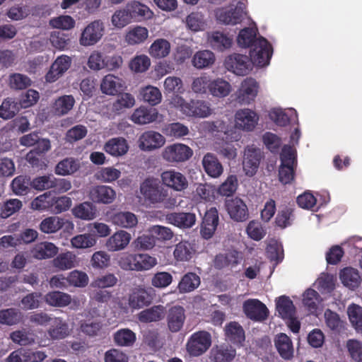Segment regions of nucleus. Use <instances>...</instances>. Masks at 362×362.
<instances>
[{"label": "nucleus", "instance_id": "dca6fc26", "mask_svg": "<svg viewBox=\"0 0 362 362\" xmlns=\"http://www.w3.org/2000/svg\"><path fill=\"white\" fill-rule=\"evenodd\" d=\"M218 212L215 207H211L206 211L200 229L203 238L208 240L213 236L218 225Z\"/></svg>", "mask_w": 362, "mask_h": 362}, {"label": "nucleus", "instance_id": "c03bdc74", "mask_svg": "<svg viewBox=\"0 0 362 362\" xmlns=\"http://www.w3.org/2000/svg\"><path fill=\"white\" fill-rule=\"evenodd\" d=\"M200 284V278L193 272L185 274L178 284L180 293H189L195 290Z\"/></svg>", "mask_w": 362, "mask_h": 362}, {"label": "nucleus", "instance_id": "20e7f679", "mask_svg": "<svg viewBox=\"0 0 362 362\" xmlns=\"http://www.w3.org/2000/svg\"><path fill=\"white\" fill-rule=\"evenodd\" d=\"M211 334L205 330L194 332L187 339L186 350L191 356L203 355L211 346Z\"/></svg>", "mask_w": 362, "mask_h": 362}, {"label": "nucleus", "instance_id": "6e6d98bb", "mask_svg": "<svg viewBox=\"0 0 362 362\" xmlns=\"http://www.w3.org/2000/svg\"><path fill=\"white\" fill-rule=\"evenodd\" d=\"M187 28L194 32H198L205 29L206 25L204 16L202 12H192L186 18Z\"/></svg>", "mask_w": 362, "mask_h": 362}, {"label": "nucleus", "instance_id": "5fc2aeb1", "mask_svg": "<svg viewBox=\"0 0 362 362\" xmlns=\"http://www.w3.org/2000/svg\"><path fill=\"white\" fill-rule=\"evenodd\" d=\"M23 318L22 313L17 308H11L0 310V324L14 325Z\"/></svg>", "mask_w": 362, "mask_h": 362}, {"label": "nucleus", "instance_id": "a878e982", "mask_svg": "<svg viewBox=\"0 0 362 362\" xmlns=\"http://www.w3.org/2000/svg\"><path fill=\"white\" fill-rule=\"evenodd\" d=\"M131 240V235L124 230H119L106 241L105 246L109 251L116 252L124 249Z\"/></svg>", "mask_w": 362, "mask_h": 362}, {"label": "nucleus", "instance_id": "603ef678", "mask_svg": "<svg viewBox=\"0 0 362 362\" xmlns=\"http://www.w3.org/2000/svg\"><path fill=\"white\" fill-rule=\"evenodd\" d=\"M76 255L71 252L59 254L53 259V266L59 270H67L75 267Z\"/></svg>", "mask_w": 362, "mask_h": 362}, {"label": "nucleus", "instance_id": "f03ea898", "mask_svg": "<svg viewBox=\"0 0 362 362\" xmlns=\"http://www.w3.org/2000/svg\"><path fill=\"white\" fill-rule=\"evenodd\" d=\"M140 192L144 199L153 205L162 204L165 209H173L180 204L177 196L169 195L168 191L160 185L158 180L152 177L141 182Z\"/></svg>", "mask_w": 362, "mask_h": 362}, {"label": "nucleus", "instance_id": "423d86ee", "mask_svg": "<svg viewBox=\"0 0 362 362\" xmlns=\"http://www.w3.org/2000/svg\"><path fill=\"white\" fill-rule=\"evenodd\" d=\"M226 68L238 76L247 75L255 64L253 59L245 54L233 53L225 59Z\"/></svg>", "mask_w": 362, "mask_h": 362}, {"label": "nucleus", "instance_id": "de8ad7c7", "mask_svg": "<svg viewBox=\"0 0 362 362\" xmlns=\"http://www.w3.org/2000/svg\"><path fill=\"white\" fill-rule=\"evenodd\" d=\"M340 279L344 286L351 288L358 287L361 281L358 270L352 267L343 269L340 272Z\"/></svg>", "mask_w": 362, "mask_h": 362}, {"label": "nucleus", "instance_id": "4468645a", "mask_svg": "<svg viewBox=\"0 0 362 362\" xmlns=\"http://www.w3.org/2000/svg\"><path fill=\"white\" fill-rule=\"evenodd\" d=\"M71 59L70 57L62 54L59 56L52 64L49 70L45 75L47 82L52 83L60 78L71 66Z\"/></svg>", "mask_w": 362, "mask_h": 362}, {"label": "nucleus", "instance_id": "6e6552de", "mask_svg": "<svg viewBox=\"0 0 362 362\" xmlns=\"http://www.w3.org/2000/svg\"><path fill=\"white\" fill-rule=\"evenodd\" d=\"M258 88L259 85L255 79L246 78L235 93V101L240 105L251 103L257 95Z\"/></svg>", "mask_w": 362, "mask_h": 362}, {"label": "nucleus", "instance_id": "58836bf2", "mask_svg": "<svg viewBox=\"0 0 362 362\" xmlns=\"http://www.w3.org/2000/svg\"><path fill=\"white\" fill-rule=\"evenodd\" d=\"M135 104L134 97L128 93H123L118 95L117 98L114 101L110 110L114 115H120L125 109L132 107Z\"/></svg>", "mask_w": 362, "mask_h": 362}, {"label": "nucleus", "instance_id": "338daca9", "mask_svg": "<svg viewBox=\"0 0 362 362\" xmlns=\"http://www.w3.org/2000/svg\"><path fill=\"white\" fill-rule=\"evenodd\" d=\"M78 164L72 158H66L58 163L55 173L60 175H71L78 169Z\"/></svg>", "mask_w": 362, "mask_h": 362}, {"label": "nucleus", "instance_id": "cd10ccee", "mask_svg": "<svg viewBox=\"0 0 362 362\" xmlns=\"http://www.w3.org/2000/svg\"><path fill=\"white\" fill-rule=\"evenodd\" d=\"M110 221L120 228L131 229L136 226L138 219L136 216L130 211H119L110 216Z\"/></svg>", "mask_w": 362, "mask_h": 362}, {"label": "nucleus", "instance_id": "4d7b16f0", "mask_svg": "<svg viewBox=\"0 0 362 362\" xmlns=\"http://www.w3.org/2000/svg\"><path fill=\"white\" fill-rule=\"evenodd\" d=\"M148 36V31L144 27L136 26L130 30L125 36L126 42L131 45L144 42Z\"/></svg>", "mask_w": 362, "mask_h": 362}, {"label": "nucleus", "instance_id": "6ab92c4d", "mask_svg": "<svg viewBox=\"0 0 362 362\" xmlns=\"http://www.w3.org/2000/svg\"><path fill=\"white\" fill-rule=\"evenodd\" d=\"M206 129L211 134L216 135L223 134V139L227 141L238 140L235 131L230 124L221 119H217L206 123Z\"/></svg>", "mask_w": 362, "mask_h": 362}, {"label": "nucleus", "instance_id": "39448f33", "mask_svg": "<svg viewBox=\"0 0 362 362\" xmlns=\"http://www.w3.org/2000/svg\"><path fill=\"white\" fill-rule=\"evenodd\" d=\"M193 153V150L187 145L175 143L164 148L162 157L168 163H180L189 160Z\"/></svg>", "mask_w": 362, "mask_h": 362}, {"label": "nucleus", "instance_id": "c85d7f7f", "mask_svg": "<svg viewBox=\"0 0 362 362\" xmlns=\"http://www.w3.org/2000/svg\"><path fill=\"white\" fill-rule=\"evenodd\" d=\"M69 325L62 317H54L47 330V334L52 340L64 339L69 335Z\"/></svg>", "mask_w": 362, "mask_h": 362}, {"label": "nucleus", "instance_id": "4be33fe9", "mask_svg": "<svg viewBox=\"0 0 362 362\" xmlns=\"http://www.w3.org/2000/svg\"><path fill=\"white\" fill-rule=\"evenodd\" d=\"M125 7L132 21L149 19L153 16V12L150 8L138 1H129Z\"/></svg>", "mask_w": 362, "mask_h": 362}, {"label": "nucleus", "instance_id": "9b49d317", "mask_svg": "<svg viewBox=\"0 0 362 362\" xmlns=\"http://www.w3.org/2000/svg\"><path fill=\"white\" fill-rule=\"evenodd\" d=\"M262 158V152L259 148L253 146L245 148L243 165L247 175L252 176L256 173Z\"/></svg>", "mask_w": 362, "mask_h": 362}, {"label": "nucleus", "instance_id": "f8f14e48", "mask_svg": "<svg viewBox=\"0 0 362 362\" xmlns=\"http://www.w3.org/2000/svg\"><path fill=\"white\" fill-rule=\"evenodd\" d=\"M160 178L164 185L177 192L183 191L188 187L187 177L175 170H168L163 172Z\"/></svg>", "mask_w": 362, "mask_h": 362}, {"label": "nucleus", "instance_id": "bf43d9fd", "mask_svg": "<svg viewBox=\"0 0 362 362\" xmlns=\"http://www.w3.org/2000/svg\"><path fill=\"white\" fill-rule=\"evenodd\" d=\"M53 203V197L51 193L45 192L32 201L31 207L35 210L52 211Z\"/></svg>", "mask_w": 362, "mask_h": 362}, {"label": "nucleus", "instance_id": "09e8293b", "mask_svg": "<svg viewBox=\"0 0 362 362\" xmlns=\"http://www.w3.org/2000/svg\"><path fill=\"white\" fill-rule=\"evenodd\" d=\"M49 41L52 47L59 50L68 49L71 44V35L60 30L50 34Z\"/></svg>", "mask_w": 362, "mask_h": 362}, {"label": "nucleus", "instance_id": "7ed1b4c3", "mask_svg": "<svg viewBox=\"0 0 362 362\" xmlns=\"http://www.w3.org/2000/svg\"><path fill=\"white\" fill-rule=\"evenodd\" d=\"M170 104L187 116L204 118L211 113L208 102L201 100H191L187 102L182 96L175 95L170 100Z\"/></svg>", "mask_w": 362, "mask_h": 362}, {"label": "nucleus", "instance_id": "473e14b6", "mask_svg": "<svg viewBox=\"0 0 362 362\" xmlns=\"http://www.w3.org/2000/svg\"><path fill=\"white\" fill-rule=\"evenodd\" d=\"M240 253L235 250H228L224 254L216 255L214 264L216 269H221L229 266H235L239 263Z\"/></svg>", "mask_w": 362, "mask_h": 362}, {"label": "nucleus", "instance_id": "052dcab7", "mask_svg": "<svg viewBox=\"0 0 362 362\" xmlns=\"http://www.w3.org/2000/svg\"><path fill=\"white\" fill-rule=\"evenodd\" d=\"M63 226V219L58 216H50L42 221L40 229L45 233H53L60 230Z\"/></svg>", "mask_w": 362, "mask_h": 362}, {"label": "nucleus", "instance_id": "b1692460", "mask_svg": "<svg viewBox=\"0 0 362 362\" xmlns=\"http://www.w3.org/2000/svg\"><path fill=\"white\" fill-rule=\"evenodd\" d=\"M168 223L180 228H190L196 222V215L190 212H173L167 214Z\"/></svg>", "mask_w": 362, "mask_h": 362}, {"label": "nucleus", "instance_id": "774afa93", "mask_svg": "<svg viewBox=\"0 0 362 362\" xmlns=\"http://www.w3.org/2000/svg\"><path fill=\"white\" fill-rule=\"evenodd\" d=\"M347 313L352 326L358 332H362V308L351 304L349 306Z\"/></svg>", "mask_w": 362, "mask_h": 362}, {"label": "nucleus", "instance_id": "2eb2a0df", "mask_svg": "<svg viewBox=\"0 0 362 362\" xmlns=\"http://www.w3.org/2000/svg\"><path fill=\"white\" fill-rule=\"evenodd\" d=\"M165 314L168 329L173 333L180 332L186 320L184 308L181 305H174L170 308Z\"/></svg>", "mask_w": 362, "mask_h": 362}, {"label": "nucleus", "instance_id": "2f4dec72", "mask_svg": "<svg viewBox=\"0 0 362 362\" xmlns=\"http://www.w3.org/2000/svg\"><path fill=\"white\" fill-rule=\"evenodd\" d=\"M165 309L161 305H153L145 309L138 314V320L142 323L158 322L164 318Z\"/></svg>", "mask_w": 362, "mask_h": 362}, {"label": "nucleus", "instance_id": "412c9836", "mask_svg": "<svg viewBox=\"0 0 362 362\" xmlns=\"http://www.w3.org/2000/svg\"><path fill=\"white\" fill-rule=\"evenodd\" d=\"M89 196L94 202L107 204L115 199L116 192L109 186L98 185L90 189Z\"/></svg>", "mask_w": 362, "mask_h": 362}, {"label": "nucleus", "instance_id": "7c9ffc66", "mask_svg": "<svg viewBox=\"0 0 362 362\" xmlns=\"http://www.w3.org/2000/svg\"><path fill=\"white\" fill-rule=\"evenodd\" d=\"M202 165L206 173L211 177H218L223 173V165L213 153H207L204 155Z\"/></svg>", "mask_w": 362, "mask_h": 362}, {"label": "nucleus", "instance_id": "0eeeda50", "mask_svg": "<svg viewBox=\"0 0 362 362\" xmlns=\"http://www.w3.org/2000/svg\"><path fill=\"white\" fill-rule=\"evenodd\" d=\"M245 5L238 1L234 8H221L216 12L217 20L226 25L240 23L246 15Z\"/></svg>", "mask_w": 362, "mask_h": 362}, {"label": "nucleus", "instance_id": "9d476101", "mask_svg": "<svg viewBox=\"0 0 362 362\" xmlns=\"http://www.w3.org/2000/svg\"><path fill=\"white\" fill-rule=\"evenodd\" d=\"M243 309L245 315L250 320L262 322L269 315L267 306L258 299H248L243 303Z\"/></svg>", "mask_w": 362, "mask_h": 362}, {"label": "nucleus", "instance_id": "1a4fd4ad", "mask_svg": "<svg viewBox=\"0 0 362 362\" xmlns=\"http://www.w3.org/2000/svg\"><path fill=\"white\" fill-rule=\"evenodd\" d=\"M225 208L230 218L234 221L244 222L249 218L247 206L240 198L227 199Z\"/></svg>", "mask_w": 362, "mask_h": 362}, {"label": "nucleus", "instance_id": "aec40b11", "mask_svg": "<svg viewBox=\"0 0 362 362\" xmlns=\"http://www.w3.org/2000/svg\"><path fill=\"white\" fill-rule=\"evenodd\" d=\"M235 125L245 131H252L256 127L259 116L250 109H243L236 112L235 115Z\"/></svg>", "mask_w": 362, "mask_h": 362}, {"label": "nucleus", "instance_id": "ea45409f", "mask_svg": "<svg viewBox=\"0 0 362 362\" xmlns=\"http://www.w3.org/2000/svg\"><path fill=\"white\" fill-rule=\"evenodd\" d=\"M195 252L193 245L188 241H181L175 246L173 255L177 262L191 259Z\"/></svg>", "mask_w": 362, "mask_h": 362}, {"label": "nucleus", "instance_id": "c756f323", "mask_svg": "<svg viewBox=\"0 0 362 362\" xmlns=\"http://www.w3.org/2000/svg\"><path fill=\"white\" fill-rule=\"evenodd\" d=\"M275 347L280 356L285 360H290L293 356V346L291 339L284 333L276 335L274 339Z\"/></svg>", "mask_w": 362, "mask_h": 362}, {"label": "nucleus", "instance_id": "f3484780", "mask_svg": "<svg viewBox=\"0 0 362 362\" xmlns=\"http://www.w3.org/2000/svg\"><path fill=\"white\" fill-rule=\"evenodd\" d=\"M235 356L236 350L232 345L222 343L212 347L209 354V359L212 362H231Z\"/></svg>", "mask_w": 362, "mask_h": 362}, {"label": "nucleus", "instance_id": "a19ab883", "mask_svg": "<svg viewBox=\"0 0 362 362\" xmlns=\"http://www.w3.org/2000/svg\"><path fill=\"white\" fill-rule=\"evenodd\" d=\"M113 340L119 346H132L136 340V334L129 328L118 329L113 334Z\"/></svg>", "mask_w": 362, "mask_h": 362}, {"label": "nucleus", "instance_id": "69168bd1", "mask_svg": "<svg viewBox=\"0 0 362 362\" xmlns=\"http://www.w3.org/2000/svg\"><path fill=\"white\" fill-rule=\"evenodd\" d=\"M141 95L143 100L151 105H156L160 103L162 95L160 90L153 86H146L141 89Z\"/></svg>", "mask_w": 362, "mask_h": 362}, {"label": "nucleus", "instance_id": "a18cd8bd", "mask_svg": "<svg viewBox=\"0 0 362 362\" xmlns=\"http://www.w3.org/2000/svg\"><path fill=\"white\" fill-rule=\"evenodd\" d=\"M276 308L281 318L286 320L295 315L296 308L293 301L286 296H280L276 300Z\"/></svg>", "mask_w": 362, "mask_h": 362}, {"label": "nucleus", "instance_id": "393cba45", "mask_svg": "<svg viewBox=\"0 0 362 362\" xmlns=\"http://www.w3.org/2000/svg\"><path fill=\"white\" fill-rule=\"evenodd\" d=\"M153 300L152 295L144 288H136L129 295V305L132 309H140L149 305Z\"/></svg>", "mask_w": 362, "mask_h": 362}, {"label": "nucleus", "instance_id": "f704fd0d", "mask_svg": "<svg viewBox=\"0 0 362 362\" xmlns=\"http://www.w3.org/2000/svg\"><path fill=\"white\" fill-rule=\"evenodd\" d=\"M158 118V112L155 108L140 107L134 110L131 119L139 124H146L154 122Z\"/></svg>", "mask_w": 362, "mask_h": 362}, {"label": "nucleus", "instance_id": "f257e3e1", "mask_svg": "<svg viewBox=\"0 0 362 362\" xmlns=\"http://www.w3.org/2000/svg\"><path fill=\"white\" fill-rule=\"evenodd\" d=\"M257 27L245 28L239 32L237 42L241 47H250V55L254 63L259 66L269 64L272 56L273 49L269 41L263 37H257Z\"/></svg>", "mask_w": 362, "mask_h": 362}, {"label": "nucleus", "instance_id": "680f3d73", "mask_svg": "<svg viewBox=\"0 0 362 362\" xmlns=\"http://www.w3.org/2000/svg\"><path fill=\"white\" fill-rule=\"evenodd\" d=\"M322 299L320 294L314 289L308 288L303 293V303L311 312H315Z\"/></svg>", "mask_w": 362, "mask_h": 362}, {"label": "nucleus", "instance_id": "ddd939ff", "mask_svg": "<svg viewBox=\"0 0 362 362\" xmlns=\"http://www.w3.org/2000/svg\"><path fill=\"white\" fill-rule=\"evenodd\" d=\"M104 26L100 21H94L88 24L82 32L80 43L83 46L93 45L103 35Z\"/></svg>", "mask_w": 362, "mask_h": 362}, {"label": "nucleus", "instance_id": "864d4df0", "mask_svg": "<svg viewBox=\"0 0 362 362\" xmlns=\"http://www.w3.org/2000/svg\"><path fill=\"white\" fill-rule=\"evenodd\" d=\"M75 100L72 95H63L58 98L53 105L56 115L62 116L67 114L74 107Z\"/></svg>", "mask_w": 362, "mask_h": 362}, {"label": "nucleus", "instance_id": "8fccbe9b", "mask_svg": "<svg viewBox=\"0 0 362 362\" xmlns=\"http://www.w3.org/2000/svg\"><path fill=\"white\" fill-rule=\"evenodd\" d=\"M122 88L120 79L112 74H107L100 84L101 91L107 95H115Z\"/></svg>", "mask_w": 362, "mask_h": 362}, {"label": "nucleus", "instance_id": "79ce46f5", "mask_svg": "<svg viewBox=\"0 0 362 362\" xmlns=\"http://www.w3.org/2000/svg\"><path fill=\"white\" fill-rule=\"evenodd\" d=\"M170 43L165 39H156L149 47L150 55L156 59L165 58L170 52Z\"/></svg>", "mask_w": 362, "mask_h": 362}, {"label": "nucleus", "instance_id": "c9c22d12", "mask_svg": "<svg viewBox=\"0 0 362 362\" xmlns=\"http://www.w3.org/2000/svg\"><path fill=\"white\" fill-rule=\"evenodd\" d=\"M293 213L294 209L291 206H281L275 218V226L281 229L291 226L295 218Z\"/></svg>", "mask_w": 362, "mask_h": 362}, {"label": "nucleus", "instance_id": "13d9d810", "mask_svg": "<svg viewBox=\"0 0 362 362\" xmlns=\"http://www.w3.org/2000/svg\"><path fill=\"white\" fill-rule=\"evenodd\" d=\"M215 57L212 52L203 50L197 52L193 57L192 64L197 69H203L213 64Z\"/></svg>", "mask_w": 362, "mask_h": 362}, {"label": "nucleus", "instance_id": "0e129e2a", "mask_svg": "<svg viewBox=\"0 0 362 362\" xmlns=\"http://www.w3.org/2000/svg\"><path fill=\"white\" fill-rule=\"evenodd\" d=\"M23 204L18 199H10L4 202L0 206V217L7 218L18 211Z\"/></svg>", "mask_w": 362, "mask_h": 362}, {"label": "nucleus", "instance_id": "a211bd4d", "mask_svg": "<svg viewBox=\"0 0 362 362\" xmlns=\"http://www.w3.org/2000/svg\"><path fill=\"white\" fill-rule=\"evenodd\" d=\"M165 139L160 133L154 131L144 132L139 139V146L143 151H152L165 144Z\"/></svg>", "mask_w": 362, "mask_h": 362}, {"label": "nucleus", "instance_id": "49530a36", "mask_svg": "<svg viewBox=\"0 0 362 362\" xmlns=\"http://www.w3.org/2000/svg\"><path fill=\"white\" fill-rule=\"evenodd\" d=\"M231 90L230 84L223 78H216L211 81L209 93L214 97L224 98Z\"/></svg>", "mask_w": 362, "mask_h": 362}, {"label": "nucleus", "instance_id": "bb28decb", "mask_svg": "<svg viewBox=\"0 0 362 362\" xmlns=\"http://www.w3.org/2000/svg\"><path fill=\"white\" fill-rule=\"evenodd\" d=\"M208 42L213 49L223 52L231 47L233 39L223 32L213 31L208 34Z\"/></svg>", "mask_w": 362, "mask_h": 362}, {"label": "nucleus", "instance_id": "4c0bfd02", "mask_svg": "<svg viewBox=\"0 0 362 362\" xmlns=\"http://www.w3.org/2000/svg\"><path fill=\"white\" fill-rule=\"evenodd\" d=\"M45 301L50 306L63 308L71 303V297L68 293L59 291H54L48 292L45 296Z\"/></svg>", "mask_w": 362, "mask_h": 362}, {"label": "nucleus", "instance_id": "37998d69", "mask_svg": "<svg viewBox=\"0 0 362 362\" xmlns=\"http://www.w3.org/2000/svg\"><path fill=\"white\" fill-rule=\"evenodd\" d=\"M74 216L82 220H92L96 216V208L89 202H84L76 206L72 209Z\"/></svg>", "mask_w": 362, "mask_h": 362}, {"label": "nucleus", "instance_id": "5701e85b", "mask_svg": "<svg viewBox=\"0 0 362 362\" xmlns=\"http://www.w3.org/2000/svg\"><path fill=\"white\" fill-rule=\"evenodd\" d=\"M226 339L234 345L242 346L245 340V330L237 322L228 323L224 329Z\"/></svg>", "mask_w": 362, "mask_h": 362}, {"label": "nucleus", "instance_id": "e433bc0d", "mask_svg": "<svg viewBox=\"0 0 362 362\" xmlns=\"http://www.w3.org/2000/svg\"><path fill=\"white\" fill-rule=\"evenodd\" d=\"M58 252L57 247L49 242L40 243L33 247L32 254L34 258L45 259L54 257Z\"/></svg>", "mask_w": 362, "mask_h": 362}, {"label": "nucleus", "instance_id": "72a5a7b5", "mask_svg": "<svg viewBox=\"0 0 362 362\" xmlns=\"http://www.w3.org/2000/svg\"><path fill=\"white\" fill-rule=\"evenodd\" d=\"M128 149L127 141L122 137L110 139L104 146L105 152L116 157L124 155L128 151Z\"/></svg>", "mask_w": 362, "mask_h": 362}, {"label": "nucleus", "instance_id": "3c124183", "mask_svg": "<svg viewBox=\"0 0 362 362\" xmlns=\"http://www.w3.org/2000/svg\"><path fill=\"white\" fill-rule=\"evenodd\" d=\"M19 103L12 98H7L4 100L0 105V117L4 119L13 118L20 110Z\"/></svg>", "mask_w": 362, "mask_h": 362}, {"label": "nucleus", "instance_id": "e2e57ef3", "mask_svg": "<svg viewBox=\"0 0 362 362\" xmlns=\"http://www.w3.org/2000/svg\"><path fill=\"white\" fill-rule=\"evenodd\" d=\"M164 90L165 93H173L180 95L185 92L182 81L176 76H168L164 81Z\"/></svg>", "mask_w": 362, "mask_h": 362}]
</instances>
